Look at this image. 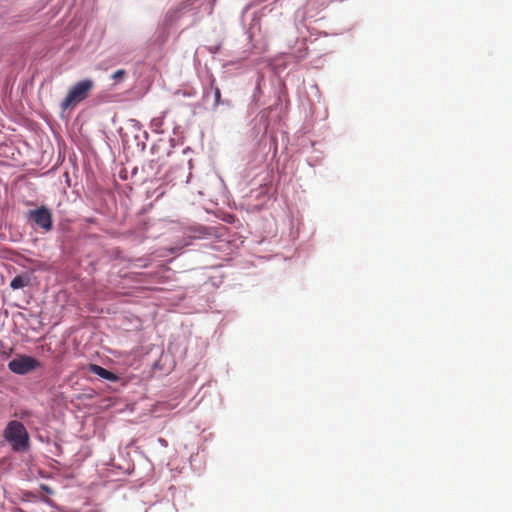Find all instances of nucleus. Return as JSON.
<instances>
[{"label":"nucleus","instance_id":"f257e3e1","mask_svg":"<svg viewBox=\"0 0 512 512\" xmlns=\"http://www.w3.org/2000/svg\"><path fill=\"white\" fill-rule=\"evenodd\" d=\"M3 436L11 444L14 451L24 452L28 450L29 434L21 422L17 420L10 421L3 432Z\"/></svg>","mask_w":512,"mask_h":512},{"label":"nucleus","instance_id":"f03ea898","mask_svg":"<svg viewBox=\"0 0 512 512\" xmlns=\"http://www.w3.org/2000/svg\"><path fill=\"white\" fill-rule=\"evenodd\" d=\"M92 79H84L74 84L61 102L62 111L74 109L79 103L87 99L94 88Z\"/></svg>","mask_w":512,"mask_h":512},{"label":"nucleus","instance_id":"7ed1b4c3","mask_svg":"<svg viewBox=\"0 0 512 512\" xmlns=\"http://www.w3.org/2000/svg\"><path fill=\"white\" fill-rule=\"evenodd\" d=\"M27 218L43 232H49L53 228V216L46 206L28 211Z\"/></svg>","mask_w":512,"mask_h":512},{"label":"nucleus","instance_id":"20e7f679","mask_svg":"<svg viewBox=\"0 0 512 512\" xmlns=\"http://www.w3.org/2000/svg\"><path fill=\"white\" fill-rule=\"evenodd\" d=\"M41 366L37 359L28 355H20L8 363L9 370L18 375L28 374Z\"/></svg>","mask_w":512,"mask_h":512},{"label":"nucleus","instance_id":"39448f33","mask_svg":"<svg viewBox=\"0 0 512 512\" xmlns=\"http://www.w3.org/2000/svg\"><path fill=\"white\" fill-rule=\"evenodd\" d=\"M30 283H31L30 275L28 273H23V274L17 275L16 277H14L12 279V281L10 282V287L13 290H17V289H21L26 286H29Z\"/></svg>","mask_w":512,"mask_h":512},{"label":"nucleus","instance_id":"423d86ee","mask_svg":"<svg viewBox=\"0 0 512 512\" xmlns=\"http://www.w3.org/2000/svg\"><path fill=\"white\" fill-rule=\"evenodd\" d=\"M89 369L92 373L98 375L99 377H101L103 379H106V380H109L112 382H114L118 379V377L113 372L108 371L99 365L91 364Z\"/></svg>","mask_w":512,"mask_h":512},{"label":"nucleus","instance_id":"0eeeda50","mask_svg":"<svg viewBox=\"0 0 512 512\" xmlns=\"http://www.w3.org/2000/svg\"><path fill=\"white\" fill-rule=\"evenodd\" d=\"M194 239L196 238H205L208 236L215 235L214 228L212 227H202V226H194Z\"/></svg>","mask_w":512,"mask_h":512},{"label":"nucleus","instance_id":"6e6552de","mask_svg":"<svg viewBox=\"0 0 512 512\" xmlns=\"http://www.w3.org/2000/svg\"><path fill=\"white\" fill-rule=\"evenodd\" d=\"M125 76H126V71L123 69H119L115 73H113L111 77H112V79L121 81L124 79Z\"/></svg>","mask_w":512,"mask_h":512},{"label":"nucleus","instance_id":"1a4fd4ad","mask_svg":"<svg viewBox=\"0 0 512 512\" xmlns=\"http://www.w3.org/2000/svg\"><path fill=\"white\" fill-rule=\"evenodd\" d=\"M214 96H215V105H219L220 100H221V92H220L219 88H215Z\"/></svg>","mask_w":512,"mask_h":512},{"label":"nucleus","instance_id":"9d476101","mask_svg":"<svg viewBox=\"0 0 512 512\" xmlns=\"http://www.w3.org/2000/svg\"><path fill=\"white\" fill-rule=\"evenodd\" d=\"M29 415H30V412H29V411H23V412H21V414H20V418H22V419H23V418H25V417H27V416H29Z\"/></svg>","mask_w":512,"mask_h":512}]
</instances>
